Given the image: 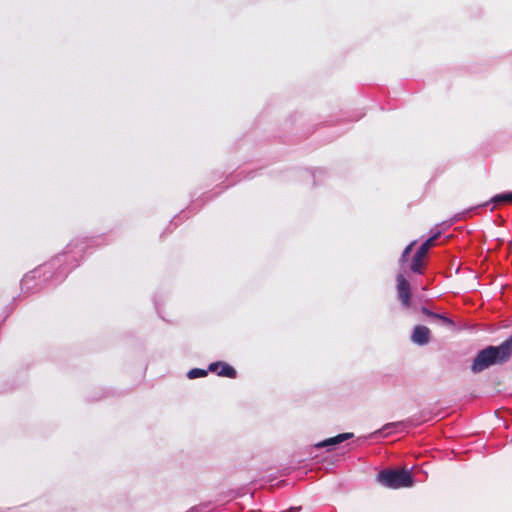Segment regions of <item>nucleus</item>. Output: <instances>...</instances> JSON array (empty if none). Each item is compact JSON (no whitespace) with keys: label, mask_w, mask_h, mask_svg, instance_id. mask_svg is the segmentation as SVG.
Listing matches in <instances>:
<instances>
[{"label":"nucleus","mask_w":512,"mask_h":512,"mask_svg":"<svg viewBox=\"0 0 512 512\" xmlns=\"http://www.w3.org/2000/svg\"><path fill=\"white\" fill-rule=\"evenodd\" d=\"M512 356V335L499 346H487L480 350L473 360L471 371L480 373L492 365H501L510 360Z\"/></svg>","instance_id":"obj_1"},{"label":"nucleus","mask_w":512,"mask_h":512,"mask_svg":"<svg viewBox=\"0 0 512 512\" xmlns=\"http://www.w3.org/2000/svg\"><path fill=\"white\" fill-rule=\"evenodd\" d=\"M377 480L381 485L390 489L411 487L413 485L412 475L406 469L383 470L378 473Z\"/></svg>","instance_id":"obj_2"},{"label":"nucleus","mask_w":512,"mask_h":512,"mask_svg":"<svg viewBox=\"0 0 512 512\" xmlns=\"http://www.w3.org/2000/svg\"><path fill=\"white\" fill-rule=\"evenodd\" d=\"M440 232L435 233L429 239H427L417 250L412 258L410 269L414 273L422 274L424 270V259L431 247L435 245V241L439 238Z\"/></svg>","instance_id":"obj_3"},{"label":"nucleus","mask_w":512,"mask_h":512,"mask_svg":"<svg viewBox=\"0 0 512 512\" xmlns=\"http://www.w3.org/2000/svg\"><path fill=\"white\" fill-rule=\"evenodd\" d=\"M397 292L398 298L405 307L411 304V290L410 284L402 274L397 275Z\"/></svg>","instance_id":"obj_4"},{"label":"nucleus","mask_w":512,"mask_h":512,"mask_svg":"<svg viewBox=\"0 0 512 512\" xmlns=\"http://www.w3.org/2000/svg\"><path fill=\"white\" fill-rule=\"evenodd\" d=\"M431 331L424 325L415 326L411 335V340L418 345H426L430 341Z\"/></svg>","instance_id":"obj_5"},{"label":"nucleus","mask_w":512,"mask_h":512,"mask_svg":"<svg viewBox=\"0 0 512 512\" xmlns=\"http://www.w3.org/2000/svg\"><path fill=\"white\" fill-rule=\"evenodd\" d=\"M352 437H353V433H350V432L342 433V434H338L337 436L328 438L324 441H321V442L317 443L315 446L317 448H322V447H326V446L337 445V444H340L348 439H351Z\"/></svg>","instance_id":"obj_6"},{"label":"nucleus","mask_w":512,"mask_h":512,"mask_svg":"<svg viewBox=\"0 0 512 512\" xmlns=\"http://www.w3.org/2000/svg\"><path fill=\"white\" fill-rule=\"evenodd\" d=\"M492 202H494V203H501V202L512 203V192L496 195L492 198Z\"/></svg>","instance_id":"obj_7"},{"label":"nucleus","mask_w":512,"mask_h":512,"mask_svg":"<svg viewBox=\"0 0 512 512\" xmlns=\"http://www.w3.org/2000/svg\"><path fill=\"white\" fill-rule=\"evenodd\" d=\"M207 375V371L203 369H192L188 372V377L190 379H195L198 377H204Z\"/></svg>","instance_id":"obj_8"},{"label":"nucleus","mask_w":512,"mask_h":512,"mask_svg":"<svg viewBox=\"0 0 512 512\" xmlns=\"http://www.w3.org/2000/svg\"><path fill=\"white\" fill-rule=\"evenodd\" d=\"M209 371H217L218 375L222 376L224 375V364H222L221 362L212 363L209 366Z\"/></svg>","instance_id":"obj_9"},{"label":"nucleus","mask_w":512,"mask_h":512,"mask_svg":"<svg viewBox=\"0 0 512 512\" xmlns=\"http://www.w3.org/2000/svg\"><path fill=\"white\" fill-rule=\"evenodd\" d=\"M415 241H413L412 243H410L408 246H406V248L404 249L401 257H400V262H406L407 261V257L408 255L411 253L412 249H413V246L415 245Z\"/></svg>","instance_id":"obj_10"},{"label":"nucleus","mask_w":512,"mask_h":512,"mask_svg":"<svg viewBox=\"0 0 512 512\" xmlns=\"http://www.w3.org/2000/svg\"><path fill=\"white\" fill-rule=\"evenodd\" d=\"M435 320H439L443 325H446L448 327L454 326V322L451 319H449L446 316L441 315V314H437V317L435 318Z\"/></svg>","instance_id":"obj_11"},{"label":"nucleus","mask_w":512,"mask_h":512,"mask_svg":"<svg viewBox=\"0 0 512 512\" xmlns=\"http://www.w3.org/2000/svg\"><path fill=\"white\" fill-rule=\"evenodd\" d=\"M226 377H228V378L236 377V370L228 364H226Z\"/></svg>","instance_id":"obj_12"},{"label":"nucleus","mask_w":512,"mask_h":512,"mask_svg":"<svg viewBox=\"0 0 512 512\" xmlns=\"http://www.w3.org/2000/svg\"><path fill=\"white\" fill-rule=\"evenodd\" d=\"M421 312H422L424 315H426L427 317H430V318H432V319H435V318L437 317V314H438V313H435V312L430 311V310H429V309H427L426 307H423V308L421 309Z\"/></svg>","instance_id":"obj_13"},{"label":"nucleus","mask_w":512,"mask_h":512,"mask_svg":"<svg viewBox=\"0 0 512 512\" xmlns=\"http://www.w3.org/2000/svg\"><path fill=\"white\" fill-rule=\"evenodd\" d=\"M395 423H389L384 426L385 429L395 426Z\"/></svg>","instance_id":"obj_14"},{"label":"nucleus","mask_w":512,"mask_h":512,"mask_svg":"<svg viewBox=\"0 0 512 512\" xmlns=\"http://www.w3.org/2000/svg\"><path fill=\"white\" fill-rule=\"evenodd\" d=\"M300 509H301L300 507H299V508H293V507H292V508H290V509H289V512H294V511H296V510H300Z\"/></svg>","instance_id":"obj_15"}]
</instances>
